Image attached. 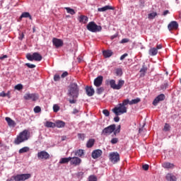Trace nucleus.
I'll return each instance as SVG.
<instances>
[{"label":"nucleus","mask_w":181,"mask_h":181,"mask_svg":"<svg viewBox=\"0 0 181 181\" xmlns=\"http://www.w3.org/2000/svg\"><path fill=\"white\" fill-rule=\"evenodd\" d=\"M1 147H2V144H1V143H0V148H1Z\"/></svg>","instance_id":"nucleus-62"},{"label":"nucleus","mask_w":181,"mask_h":181,"mask_svg":"<svg viewBox=\"0 0 181 181\" xmlns=\"http://www.w3.org/2000/svg\"><path fill=\"white\" fill-rule=\"evenodd\" d=\"M110 142L111 144H112V145H115V144H118V138L112 139Z\"/></svg>","instance_id":"nucleus-44"},{"label":"nucleus","mask_w":181,"mask_h":181,"mask_svg":"<svg viewBox=\"0 0 181 181\" xmlns=\"http://www.w3.org/2000/svg\"><path fill=\"white\" fill-rule=\"evenodd\" d=\"M158 15V13L153 12V13H151L148 15V19H153L154 18L156 17V16Z\"/></svg>","instance_id":"nucleus-35"},{"label":"nucleus","mask_w":181,"mask_h":181,"mask_svg":"<svg viewBox=\"0 0 181 181\" xmlns=\"http://www.w3.org/2000/svg\"><path fill=\"white\" fill-rule=\"evenodd\" d=\"M103 155V151L100 149L94 150L92 152V158L93 159H98Z\"/></svg>","instance_id":"nucleus-16"},{"label":"nucleus","mask_w":181,"mask_h":181,"mask_svg":"<svg viewBox=\"0 0 181 181\" xmlns=\"http://www.w3.org/2000/svg\"><path fill=\"white\" fill-rule=\"evenodd\" d=\"M81 163V160L78 157H71V165H74V166H78Z\"/></svg>","instance_id":"nucleus-18"},{"label":"nucleus","mask_w":181,"mask_h":181,"mask_svg":"<svg viewBox=\"0 0 181 181\" xmlns=\"http://www.w3.org/2000/svg\"><path fill=\"white\" fill-rule=\"evenodd\" d=\"M165 95L160 94L153 101V105H155V106L158 105V104H159V103H160V101H163L165 100Z\"/></svg>","instance_id":"nucleus-12"},{"label":"nucleus","mask_w":181,"mask_h":181,"mask_svg":"<svg viewBox=\"0 0 181 181\" xmlns=\"http://www.w3.org/2000/svg\"><path fill=\"white\" fill-rule=\"evenodd\" d=\"M70 104H76L77 103V98H72L69 100Z\"/></svg>","instance_id":"nucleus-51"},{"label":"nucleus","mask_w":181,"mask_h":181,"mask_svg":"<svg viewBox=\"0 0 181 181\" xmlns=\"http://www.w3.org/2000/svg\"><path fill=\"white\" fill-rule=\"evenodd\" d=\"M42 111V108H40V106H36L34 108V112H35V114H39V112H40Z\"/></svg>","instance_id":"nucleus-37"},{"label":"nucleus","mask_w":181,"mask_h":181,"mask_svg":"<svg viewBox=\"0 0 181 181\" xmlns=\"http://www.w3.org/2000/svg\"><path fill=\"white\" fill-rule=\"evenodd\" d=\"M78 112H79L78 110L74 108V110H73V112H72V114H74V115H75V114H78Z\"/></svg>","instance_id":"nucleus-60"},{"label":"nucleus","mask_w":181,"mask_h":181,"mask_svg":"<svg viewBox=\"0 0 181 181\" xmlns=\"http://www.w3.org/2000/svg\"><path fill=\"white\" fill-rule=\"evenodd\" d=\"M76 156H79V158H82L84 155V150L79 149L75 153Z\"/></svg>","instance_id":"nucleus-31"},{"label":"nucleus","mask_w":181,"mask_h":181,"mask_svg":"<svg viewBox=\"0 0 181 181\" xmlns=\"http://www.w3.org/2000/svg\"><path fill=\"white\" fill-rule=\"evenodd\" d=\"M146 71H148V68L145 66H143L140 70V77H144Z\"/></svg>","instance_id":"nucleus-27"},{"label":"nucleus","mask_w":181,"mask_h":181,"mask_svg":"<svg viewBox=\"0 0 181 181\" xmlns=\"http://www.w3.org/2000/svg\"><path fill=\"white\" fill-rule=\"evenodd\" d=\"M45 126L47 127V128H56V124L55 123L52 122H49V121H47L45 124Z\"/></svg>","instance_id":"nucleus-28"},{"label":"nucleus","mask_w":181,"mask_h":181,"mask_svg":"<svg viewBox=\"0 0 181 181\" xmlns=\"http://www.w3.org/2000/svg\"><path fill=\"white\" fill-rule=\"evenodd\" d=\"M106 84L108 86V84L110 86V87L113 90H121L122 88V86L124 84H125V81L124 80H119L118 83L117 84L115 83V80L111 79V80H107Z\"/></svg>","instance_id":"nucleus-4"},{"label":"nucleus","mask_w":181,"mask_h":181,"mask_svg":"<svg viewBox=\"0 0 181 181\" xmlns=\"http://www.w3.org/2000/svg\"><path fill=\"white\" fill-rule=\"evenodd\" d=\"M163 131H165V132H168V131H170V125H169V124L168 123H165Z\"/></svg>","instance_id":"nucleus-36"},{"label":"nucleus","mask_w":181,"mask_h":181,"mask_svg":"<svg viewBox=\"0 0 181 181\" xmlns=\"http://www.w3.org/2000/svg\"><path fill=\"white\" fill-rule=\"evenodd\" d=\"M60 110V107L57 105H53V111L54 112H58V111Z\"/></svg>","instance_id":"nucleus-40"},{"label":"nucleus","mask_w":181,"mask_h":181,"mask_svg":"<svg viewBox=\"0 0 181 181\" xmlns=\"http://www.w3.org/2000/svg\"><path fill=\"white\" fill-rule=\"evenodd\" d=\"M119 115H116V117H114L115 122H119Z\"/></svg>","instance_id":"nucleus-55"},{"label":"nucleus","mask_w":181,"mask_h":181,"mask_svg":"<svg viewBox=\"0 0 181 181\" xmlns=\"http://www.w3.org/2000/svg\"><path fill=\"white\" fill-rule=\"evenodd\" d=\"M78 21L80 23H87L88 22V17L84 15H81L78 17Z\"/></svg>","instance_id":"nucleus-20"},{"label":"nucleus","mask_w":181,"mask_h":181,"mask_svg":"<svg viewBox=\"0 0 181 181\" xmlns=\"http://www.w3.org/2000/svg\"><path fill=\"white\" fill-rule=\"evenodd\" d=\"M120 132H121V125H119L116 129H115L114 135L115 136L117 135V134H119Z\"/></svg>","instance_id":"nucleus-38"},{"label":"nucleus","mask_w":181,"mask_h":181,"mask_svg":"<svg viewBox=\"0 0 181 181\" xmlns=\"http://www.w3.org/2000/svg\"><path fill=\"white\" fill-rule=\"evenodd\" d=\"M103 54L105 59H107L108 57H111V56H112L113 52L111 50H105L103 52Z\"/></svg>","instance_id":"nucleus-23"},{"label":"nucleus","mask_w":181,"mask_h":181,"mask_svg":"<svg viewBox=\"0 0 181 181\" xmlns=\"http://www.w3.org/2000/svg\"><path fill=\"white\" fill-rule=\"evenodd\" d=\"M86 28L89 32H93V33H95L97 32H101L103 28L101 25H98L94 21L88 23V24L86 26Z\"/></svg>","instance_id":"nucleus-6"},{"label":"nucleus","mask_w":181,"mask_h":181,"mask_svg":"<svg viewBox=\"0 0 181 181\" xmlns=\"http://www.w3.org/2000/svg\"><path fill=\"white\" fill-rule=\"evenodd\" d=\"M116 74L117 76H122V69H116Z\"/></svg>","instance_id":"nucleus-47"},{"label":"nucleus","mask_w":181,"mask_h":181,"mask_svg":"<svg viewBox=\"0 0 181 181\" xmlns=\"http://www.w3.org/2000/svg\"><path fill=\"white\" fill-rule=\"evenodd\" d=\"M104 92V88L103 87H100V88H98L97 90H96V93L97 94H103V93Z\"/></svg>","instance_id":"nucleus-39"},{"label":"nucleus","mask_w":181,"mask_h":181,"mask_svg":"<svg viewBox=\"0 0 181 181\" xmlns=\"http://www.w3.org/2000/svg\"><path fill=\"white\" fill-rule=\"evenodd\" d=\"M110 160L112 163H117L119 160V153H112L110 154Z\"/></svg>","instance_id":"nucleus-11"},{"label":"nucleus","mask_w":181,"mask_h":181,"mask_svg":"<svg viewBox=\"0 0 181 181\" xmlns=\"http://www.w3.org/2000/svg\"><path fill=\"white\" fill-rule=\"evenodd\" d=\"M162 166L164 169H173L175 168V165L170 163H164Z\"/></svg>","instance_id":"nucleus-22"},{"label":"nucleus","mask_w":181,"mask_h":181,"mask_svg":"<svg viewBox=\"0 0 181 181\" xmlns=\"http://www.w3.org/2000/svg\"><path fill=\"white\" fill-rule=\"evenodd\" d=\"M65 9L67 13H70V15H76V11L74 9L71 8L70 7H65Z\"/></svg>","instance_id":"nucleus-32"},{"label":"nucleus","mask_w":181,"mask_h":181,"mask_svg":"<svg viewBox=\"0 0 181 181\" xmlns=\"http://www.w3.org/2000/svg\"><path fill=\"white\" fill-rule=\"evenodd\" d=\"M80 94V88L76 83H72L69 86L68 95L71 98H78Z\"/></svg>","instance_id":"nucleus-3"},{"label":"nucleus","mask_w":181,"mask_h":181,"mask_svg":"<svg viewBox=\"0 0 181 181\" xmlns=\"http://www.w3.org/2000/svg\"><path fill=\"white\" fill-rule=\"evenodd\" d=\"M95 142V140H94V139H90L86 144V146L88 148H93V146H94Z\"/></svg>","instance_id":"nucleus-29"},{"label":"nucleus","mask_w":181,"mask_h":181,"mask_svg":"<svg viewBox=\"0 0 181 181\" xmlns=\"http://www.w3.org/2000/svg\"><path fill=\"white\" fill-rule=\"evenodd\" d=\"M165 179L168 181H176V177L171 173L167 174Z\"/></svg>","instance_id":"nucleus-26"},{"label":"nucleus","mask_w":181,"mask_h":181,"mask_svg":"<svg viewBox=\"0 0 181 181\" xmlns=\"http://www.w3.org/2000/svg\"><path fill=\"white\" fill-rule=\"evenodd\" d=\"M30 174H20L17 175H13L11 177L6 180V181H25L28 179H30Z\"/></svg>","instance_id":"nucleus-5"},{"label":"nucleus","mask_w":181,"mask_h":181,"mask_svg":"<svg viewBox=\"0 0 181 181\" xmlns=\"http://www.w3.org/2000/svg\"><path fill=\"white\" fill-rule=\"evenodd\" d=\"M55 127H57V128H64V127H66V122L62 120H57L55 122Z\"/></svg>","instance_id":"nucleus-21"},{"label":"nucleus","mask_w":181,"mask_h":181,"mask_svg":"<svg viewBox=\"0 0 181 181\" xmlns=\"http://www.w3.org/2000/svg\"><path fill=\"white\" fill-rule=\"evenodd\" d=\"M116 126L115 124H111L107 127H105L102 131V135H104L105 136H108V135H111L114 131H115Z\"/></svg>","instance_id":"nucleus-8"},{"label":"nucleus","mask_w":181,"mask_h":181,"mask_svg":"<svg viewBox=\"0 0 181 181\" xmlns=\"http://www.w3.org/2000/svg\"><path fill=\"white\" fill-rule=\"evenodd\" d=\"M168 13H169V10H165V11L163 13V16H166V15H168Z\"/></svg>","instance_id":"nucleus-61"},{"label":"nucleus","mask_w":181,"mask_h":181,"mask_svg":"<svg viewBox=\"0 0 181 181\" xmlns=\"http://www.w3.org/2000/svg\"><path fill=\"white\" fill-rule=\"evenodd\" d=\"M24 99L31 101H37L39 100V95L36 93H25L24 95Z\"/></svg>","instance_id":"nucleus-10"},{"label":"nucleus","mask_w":181,"mask_h":181,"mask_svg":"<svg viewBox=\"0 0 181 181\" xmlns=\"http://www.w3.org/2000/svg\"><path fill=\"white\" fill-rule=\"evenodd\" d=\"M23 88V86L22 84H18L15 86V89L18 90V91H21Z\"/></svg>","instance_id":"nucleus-41"},{"label":"nucleus","mask_w":181,"mask_h":181,"mask_svg":"<svg viewBox=\"0 0 181 181\" xmlns=\"http://www.w3.org/2000/svg\"><path fill=\"white\" fill-rule=\"evenodd\" d=\"M103 79L104 78L103 77V76H98L96 78L94 79V82H93L94 86L95 87H100V86H102L103 84Z\"/></svg>","instance_id":"nucleus-14"},{"label":"nucleus","mask_w":181,"mask_h":181,"mask_svg":"<svg viewBox=\"0 0 181 181\" xmlns=\"http://www.w3.org/2000/svg\"><path fill=\"white\" fill-rule=\"evenodd\" d=\"M78 139H81L82 141H84V139L86 138V134H78Z\"/></svg>","instance_id":"nucleus-42"},{"label":"nucleus","mask_w":181,"mask_h":181,"mask_svg":"<svg viewBox=\"0 0 181 181\" xmlns=\"http://www.w3.org/2000/svg\"><path fill=\"white\" fill-rule=\"evenodd\" d=\"M156 49H157V51L160 50V49H162V45L161 44L157 45Z\"/></svg>","instance_id":"nucleus-58"},{"label":"nucleus","mask_w":181,"mask_h":181,"mask_svg":"<svg viewBox=\"0 0 181 181\" xmlns=\"http://www.w3.org/2000/svg\"><path fill=\"white\" fill-rule=\"evenodd\" d=\"M6 95H8L6 93H5V92H1L0 93V97H6Z\"/></svg>","instance_id":"nucleus-59"},{"label":"nucleus","mask_w":181,"mask_h":181,"mask_svg":"<svg viewBox=\"0 0 181 181\" xmlns=\"http://www.w3.org/2000/svg\"><path fill=\"white\" fill-rule=\"evenodd\" d=\"M23 37H25V34H23V33H22L20 36L18 37V39L20 40H23Z\"/></svg>","instance_id":"nucleus-56"},{"label":"nucleus","mask_w":181,"mask_h":181,"mask_svg":"<svg viewBox=\"0 0 181 181\" xmlns=\"http://www.w3.org/2000/svg\"><path fill=\"white\" fill-rule=\"evenodd\" d=\"M37 158L42 160H47V159H50V154L46 151H41L37 153Z\"/></svg>","instance_id":"nucleus-9"},{"label":"nucleus","mask_w":181,"mask_h":181,"mask_svg":"<svg viewBox=\"0 0 181 181\" xmlns=\"http://www.w3.org/2000/svg\"><path fill=\"white\" fill-rule=\"evenodd\" d=\"M26 59L29 60V62H42V59H43V57H42V54H40L39 52H34L32 54H26Z\"/></svg>","instance_id":"nucleus-7"},{"label":"nucleus","mask_w":181,"mask_h":181,"mask_svg":"<svg viewBox=\"0 0 181 181\" xmlns=\"http://www.w3.org/2000/svg\"><path fill=\"white\" fill-rule=\"evenodd\" d=\"M54 81H60V75L56 74L54 76Z\"/></svg>","instance_id":"nucleus-45"},{"label":"nucleus","mask_w":181,"mask_h":181,"mask_svg":"<svg viewBox=\"0 0 181 181\" xmlns=\"http://www.w3.org/2000/svg\"><path fill=\"white\" fill-rule=\"evenodd\" d=\"M177 28H179V24L177 21H172L168 25V28L169 30H176Z\"/></svg>","instance_id":"nucleus-15"},{"label":"nucleus","mask_w":181,"mask_h":181,"mask_svg":"<svg viewBox=\"0 0 181 181\" xmlns=\"http://www.w3.org/2000/svg\"><path fill=\"white\" fill-rule=\"evenodd\" d=\"M142 168H143L144 170H149V165L144 164V165H143Z\"/></svg>","instance_id":"nucleus-50"},{"label":"nucleus","mask_w":181,"mask_h":181,"mask_svg":"<svg viewBox=\"0 0 181 181\" xmlns=\"http://www.w3.org/2000/svg\"><path fill=\"white\" fill-rule=\"evenodd\" d=\"M6 121L8 127H15V121L12 120L10 117H6Z\"/></svg>","instance_id":"nucleus-30"},{"label":"nucleus","mask_w":181,"mask_h":181,"mask_svg":"<svg viewBox=\"0 0 181 181\" xmlns=\"http://www.w3.org/2000/svg\"><path fill=\"white\" fill-rule=\"evenodd\" d=\"M5 59H8V55H3L0 57V60H5Z\"/></svg>","instance_id":"nucleus-57"},{"label":"nucleus","mask_w":181,"mask_h":181,"mask_svg":"<svg viewBox=\"0 0 181 181\" xmlns=\"http://www.w3.org/2000/svg\"><path fill=\"white\" fill-rule=\"evenodd\" d=\"M128 57V54L125 53L120 57V60H124V59H125V57Z\"/></svg>","instance_id":"nucleus-54"},{"label":"nucleus","mask_w":181,"mask_h":181,"mask_svg":"<svg viewBox=\"0 0 181 181\" xmlns=\"http://www.w3.org/2000/svg\"><path fill=\"white\" fill-rule=\"evenodd\" d=\"M168 86H169V84H168V83H164L161 86L162 90H166V88H168Z\"/></svg>","instance_id":"nucleus-49"},{"label":"nucleus","mask_w":181,"mask_h":181,"mask_svg":"<svg viewBox=\"0 0 181 181\" xmlns=\"http://www.w3.org/2000/svg\"><path fill=\"white\" fill-rule=\"evenodd\" d=\"M129 42V39L124 38L121 40V43H128Z\"/></svg>","instance_id":"nucleus-53"},{"label":"nucleus","mask_w":181,"mask_h":181,"mask_svg":"<svg viewBox=\"0 0 181 181\" xmlns=\"http://www.w3.org/2000/svg\"><path fill=\"white\" fill-rule=\"evenodd\" d=\"M67 76H69V72L64 71V72L61 75V77H62V78H64L65 77H67Z\"/></svg>","instance_id":"nucleus-52"},{"label":"nucleus","mask_w":181,"mask_h":181,"mask_svg":"<svg viewBox=\"0 0 181 181\" xmlns=\"http://www.w3.org/2000/svg\"><path fill=\"white\" fill-rule=\"evenodd\" d=\"M29 150L30 148L28 146L23 147L18 151V153H26V152H29Z\"/></svg>","instance_id":"nucleus-33"},{"label":"nucleus","mask_w":181,"mask_h":181,"mask_svg":"<svg viewBox=\"0 0 181 181\" xmlns=\"http://www.w3.org/2000/svg\"><path fill=\"white\" fill-rule=\"evenodd\" d=\"M103 114H104L106 117H110V111L107 109L103 110Z\"/></svg>","instance_id":"nucleus-46"},{"label":"nucleus","mask_w":181,"mask_h":181,"mask_svg":"<svg viewBox=\"0 0 181 181\" xmlns=\"http://www.w3.org/2000/svg\"><path fill=\"white\" fill-rule=\"evenodd\" d=\"M25 66H27V67H28V69H35V67H36V65L33 64H29V63H26Z\"/></svg>","instance_id":"nucleus-43"},{"label":"nucleus","mask_w":181,"mask_h":181,"mask_svg":"<svg viewBox=\"0 0 181 181\" xmlns=\"http://www.w3.org/2000/svg\"><path fill=\"white\" fill-rule=\"evenodd\" d=\"M115 7L111 6H105L98 8V12H105V11H114Z\"/></svg>","instance_id":"nucleus-17"},{"label":"nucleus","mask_w":181,"mask_h":181,"mask_svg":"<svg viewBox=\"0 0 181 181\" xmlns=\"http://www.w3.org/2000/svg\"><path fill=\"white\" fill-rule=\"evenodd\" d=\"M1 29H2V27L0 25V30H1Z\"/></svg>","instance_id":"nucleus-63"},{"label":"nucleus","mask_w":181,"mask_h":181,"mask_svg":"<svg viewBox=\"0 0 181 181\" xmlns=\"http://www.w3.org/2000/svg\"><path fill=\"white\" fill-rule=\"evenodd\" d=\"M88 179L89 181H97V177L95 175H90Z\"/></svg>","instance_id":"nucleus-48"},{"label":"nucleus","mask_w":181,"mask_h":181,"mask_svg":"<svg viewBox=\"0 0 181 181\" xmlns=\"http://www.w3.org/2000/svg\"><path fill=\"white\" fill-rule=\"evenodd\" d=\"M52 43L53 45L55 46V47L58 48V47H62V46H63L64 42L62 40L54 37L52 39Z\"/></svg>","instance_id":"nucleus-13"},{"label":"nucleus","mask_w":181,"mask_h":181,"mask_svg":"<svg viewBox=\"0 0 181 181\" xmlns=\"http://www.w3.org/2000/svg\"><path fill=\"white\" fill-rule=\"evenodd\" d=\"M20 18H29V19L32 20V16L28 12H24L21 14Z\"/></svg>","instance_id":"nucleus-34"},{"label":"nucleus","mask_w":181,"mask_h":181,"mask_svg":"<svg viewBox=\"0 0 181 181\" xmlns=\"http://www.w3.org/2000/svg\"><path fill=\"white\" fill-rule=\"evenodd\" d=\"M148 54L150 56H156L158 54V49H156L155 47L151 48L148 50Z\"/></svg>","instance_id":"nucleus-24"},{"label":"nucleus","mask_w":181,"mask_h":181,"mask_svg":"<svg viewBox=\"0 0 181 181\" xmlns=\"http://www.w3.org/2000/svg\"><path fill=\"white\" fill-rule=\"evenodd\" d=\"M86 91L88 97H93V95H94V93H95L94 88H93V86H86Z\"/></svg>","instance_id":"nucleus-19"},{"label":"nucleus","mask_w":181,"mask_h":181,"mask_svg":"<svg viewBox=\"0 0 181 181\" xmlns=\"http://www.w3.org/2000/svg\"><path fill=\"white\" fill-rule=\"evenodd\" d=\"M30 138V132L28 129H25L21 132L19 135L14 140L15 145H19L22 144V142H25V141H28Z\"/></svg>","instance_id":"nucleus-2"},{"label":"nucleus","mask_w":181,"mask_h":181,"mask_svg":"<svg viewBox=\"0 0 181 181\" xmlns=\"http://www.w3.org/2000/svg\"><path fill=\"white\" fill-rule=\"evenodd\" d=\"M71 160V157H68V158H62L59 160L60 165H63L64 163H69Z\"/></svg>","instance_id":"nucleus-25"},{"label":"nucleus","mask_w":181,"mask_h":181,"mask_svg":"<svg viewBox=\"0 0 181 181\" xmlns=\"http://www.w3.org/2000/svg\"><path fill=\"white\" fill-rule=\"evenodd\" d=\"M138 103H141V98H139L133 99L131 101H129V99H125L122 103H119L117 107H115L112 111L115 115H122V114L127 113L128 110L127 105H128V104H129V105H134V104H138Z\"/></svg>","instance_id":"nucleus-1"}]
</instances>
